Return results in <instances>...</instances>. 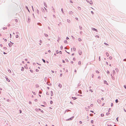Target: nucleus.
<instances>
[{"label": "nucleus", "mask_w": 126, "mask_h": 126, "mask_svg": "<svg viewBox=\"0 0 126 126\" xmlns=\"http://www.w3.org/2000/svg\"><path fill=\"white\" fill-rule=\"evenodd\" d=\"M37 24L38 25H39L40 26H41L42 25V24H41L40 23H37Z\"/></svg>", "instance_id": "dca6fc26"}, {"label": "nucleus", "mask_w": 126, "mask_h": 126, "mask_svg": "<svg viewBox=\"0 0 126 126\" xmlns=\"http://www.w3.org/2000/svg\"><path fill=\"white\" fill-rule=\"evenodd\" d=\"M110 114V113L109 112H108L106 113V115H108Z\"/></svg>", "instance_id": "ea45409f"}, {"label": "nucleus", "mask_w": 126, "mask_h": 126, "mask_svg": "<svg viewBox=\"0 0 126 126\" xmlns=\"http://www.w3.org/2000/svg\"><path fill=\"white\" fill-rule=\"evenodd\" d=\"M60 48L61 49H62L63 48V47L62 46H61L60 47Z\"/></svg>", "instance_id": "69168bd1"}, {"label": "nucleus", "mask_w": 126, "mask_h": 126, "mask_svg": "<svg viewBox=\"0 0 126 126\" xmlns=\"http://www.w3.org/2000/svg\"><path fill=\"white\" fill-rule=\"evenodd\" d=\"M36 72H38L39 71V70L37 69H36Z\"/></svg>", "instance_id": "338daca9"}, {"label": "nucleus", "mask_w": 126, "mask_h": 126, "mask_svg": "<svg viewBox=\"0 0 126 126\" xmlns=\"http://www.w3.org/2000/svg\"><path fill=\"white\" fill-rule=\"evenodd\" d=\"M67 21L69 23L70 22V20H69L68 19H67Z\"/></svg>", "instance_id": "6ab92c4d"}, {"label": "nucleus", "mask_w": 126, "mask_h": 126, "mask_svg": "<svg viewBox=\"0 0 126 126\" xmlns=\"http://www.w3.org/2000/svg\"><path fill=\"white\" fill-rule=\"evenodd\" d=\"M42 11H44V10L43 8H42Z\"/></svg>", "instance_id": "bf43d9fd"}, {"label": "nucleus", "mask_w": 126, "mask_h": 126, "mask_svg": "<svg viewBox=\"0 0 126 126\" xmlns=\"http://www.w3.org/2000/svg\"><path fill=\"white\" fill-rule=\"evenodd\" d=\"M65 60L66 61V62H68V60L67 59H65Z\"/></svg>", "instance_id": "a18cd8bd"}, {"label": "nucleus", "mask_w": 126, "mask_h": 126, "mask_svg": "<svg viewBox=\"0 0 126 126\" xmlns=\"http://www.w3.org/2000/svg\"><path fill=\"white\" fill-rule=\"evenodd\" d=\"M109 58L110 59V60H111L112 59V57L111 56H110L109 57Z\"/></svg>", "instance_id": "a19ab883"}, {"label": "nucleus", "mask_w": 126, "mask_h": 126, "mask_svg": "<svg viewBox=\"0 0 126 126\" xmlns=\"http://www.w3.org/2000/svg\"><path fill=\"white\" fill-rule=\"evenodd\" d=\"M28 20L29 22H30L31 20L29 16H28Z\"/></svg>", "instance_id": "6e6552de"}, {"label": "nucleus", "mask_w": 126, "mask_h": 126, "mask_svg": "<svg viewBox=\"0 0 126 126\" xmlns=\"http://www.w3.org/2000/svg\"><path fill=\"white\" fill-rule=\"evenodd\" d=\"M11 71L10 70H8V72L11 73Z\"/></svg>", "instance_id": "680f3d73"}, {"label": "nucleus", "mask_w": 126, "mask_h": 126, "mask_svg": "<svg viewBox=\"0 0 126 126\" xmlns=\"http://www.w3.org/2000/svg\"><path fill=\"white\" fill-rule=\"evenodd\" d=\"M79 55H81L82 54V52L81 50H79Z\"/></svg>", "instance_id": "f03ea898"}, {"label": "nucleus", "mask_w": 126, "mask_h": 126, "mask_svg": "<svg viewBox=\"0 0 126 126\" xmlns=\"http://www.w3.org/2000/svg\"><path fill=\"white\" fill-rule=\"evenodd\" d=\"M42 60L43 61V62L44 63H46V61L45 60H44V59H42Z\"/></svg>", "instance_id": "b1692460"}, {"label": "nucleus", "mask_w": 126, "mask_h": 126, "mask_svg": "<svg viewBox=\"0 0 126 126\" xmlns=\"http://www.w3.org/2000/svg\"><path fill=\"white\" fill-rule=\"evenodd\" d=\"M79 29H80V30H82V27L80 26H79Z\"/></svg>", "instance_id": "5701e85b"}, {"label": "nucleus", "mask_w": 126, "mask_h": 126, "mask_svg": "<svg viewBox=\"0 0 126 126\" xmlns=\"http://www.w3.org/2000/svg\"><path fill=\"white\" fill-rule=\"evenodd\" d=\"M61 11H62V13H63L64 14V11H63V9L62 8L61 9Z\"/></svg>", "instance_id": "a211bd4d"}, {"label": "nucleus", "mask_w": 126, "mask_h": 126, "mask_svg": "<svg viewBox=\"0 0 126 126\" xmlns=\"http://www.w3.org/2000/svg\"><path fill=\"white\" fill-rule=\"evenodd\" d=\"M3 48L4 49H7V47H4V48Z\"/></svg>", "instance_id": "8fccbe9b"}, {"label": "nucleus", "mask_w": 126, "mask_h": 126, "mask_svg": "<svg viewBox=\"0 0 126 126\" xmlns=\"http://www.w3.org/2000/svg\"><path fill=\"white\" fill-rule=\"evenodd\" d=\"M50 103L51 104H52L53 103V101H50Z\"/></svg>", "instance_id": "c9c22d12"}, {"label": "nucleus", "mask_w": 126, "mask_h": 126, "mask_svg": "<svg viewBox=\"0 0 126 126\" xmlns=\"http://www.w3.org/2000/svg\"><path fill=\"white\" fill-rule=\"evenodd\" d=\"M113 74H114L115 73V71L114 70H113Z\"/></svg>", "instance_id": "58836bf2"}, {"label": "nucleus", "mask_w": 126, "mask_h": 126, "mask_svg": "<svg viewBox=\"0 0 126 126\" xmlns=\"http://www.w3.org/2000/svg\"><path fill=\"white\" fill-rule=\"evenodd\" d=\"M51 95L52 96L53 94V92L52 91H51Z\"/></svg>", "instance_id": "4be33fe9"}, {"label": "nucleus", "mask_w": 126, "mask_h": 126, "mask_svg": "<svg viewBox=\"0 0 126 126\" xmlns=\"http://www.w3.org/2000/svg\"><path fill=\"white\" fill-rule=\"evenodd\" d=\"M107 82V81H106V80H105L104 82V83L105 84V83H106L108 85V83H106Z\"/></svg>", "instance_id": "f3484780"}, {"label": "nucleus", "mask_w": 126, "mask_h": 126, "mask_svg": "<svg viewBox=\"0 0 126 126\" xmlns=\"http://www.w3.org/2000/svg\"><path fill=\"white\" fill-rule=\"evenodd\" d=\"M71 111L69 110H68V109H67V110H65V112H64V113H65L66 112H68V111Z\"/></svg>", "instance_id": "20e7f679"}, {"label": "nucleus", "mask_w": 126, "mask_h": 126, "mask_svg": "<svg viewBox=\"0 0 126 126\" xmlns=\"http://www.w3.org/2000/svg\"><path fill=\"white\" fill-rule=\"evenodd\" d=\"M89 91H90L91 92H93V90H91V89H90V90Z\"/></svg>", "instance_id": "3c124183"}, {"label": "nucleus", "mask_w": 126, "mask_h": 126, "mask_svg": "<svg viewBox=\"0 0 126 126\" xmlns=\"http://www.w3.org/2000/svg\"><path fill=\"white\" fill-rule=\"evenodd\" d=\"M19 34V32H16V34L17 35H18Z\"/></svg>", "instance_id": "4d7b16f0"}, {"label": "nucleus", "mask_w": 126, "mask_h": 126, "mask_svg": "<svg viewBox=\"0 0 126 126\" xmlns=\"http://www.w3.org/2000/svg\"><path fill=\"white\" fill-rule=\"evenodd\" d=\"M59 53H60V54H62V51H59Z\"/></svg>", "instance_id": "0e129e2a"}, {"label": "nucleus", "mask_w": 126, "mask_h": 126, "mask_svg": "<svg viewBox=\"0 0 126 126\" xmlns=\"http://www.w3.org/2000/svg\"><path fill=\"white\" fill-rule=\"evenodd\" d=\"M124 87L126 89V85H124Z\"/></svg>", "instance_id": "052dcab7"}, {"label": "nucleus", "mask_w": 126, "mask_h": 126, "mask_svg": "<svg viewBox=\"0 0 126 126\" xmlns=\"http://www.w3.org/2000/svg\"><path fill=\"white\" fill-rule=\"evenodd\" d=\"M78 9H79V10H80L81 9V8H80V7H78Z\"/></svg>", "instance_id": "473e14b6"}, {"label": "nucleus", "mask_w": 126, "mask_h": 126, "mask_svg": "<svg viewBox=\"0 0 126 126\" xmlns=\"http://www.w3.org/2000/svg\"><path fill=\"white\" fill-rule=\"evenodd\" d=\"M60 39H61V38L60 37H59V38H58V40L57 41H58L59 40H60Z\"/></svg>", "instance_id": "49530a36"}, {"label": "nucleus", "mask_w": 126, "mask_h": 126, "mask_svg": "<svg viewBox=\"0 0 126 126\" xmlns=\"http://www.w3.org/2000/svg\"><path fill=\"white\" fill-rule=\"evenodd\" d=\"M101 117H103L104 116V114H101Z\"/></svg>", "instance_id": "e433bc0d"}, {"label": "nucleus", "mask_w": 126, "mask_h": 126, "mask_svg": "<svg viewBox=\"0 0 126 126\" xmlns=\"http://www.w3.org/2000/svg\"><path fill=\"white\" fill-rule=\"evenodd\" d=\"M78 93L80 94H82V92L81 90H79L78 91Z\"/></svg>", "instance_id": "1a4fd4ad"}, {"label": "nucleus", "mask_w": 126, "mask_h": 126, "mask_svg": "<svg viewBox=\"0 0 126 126\" xmlns=\"http://www.w3.org/2000/svg\"><path fill=\"white\" fill-rule=\"evenodd\" d=\"M24 68L23 67H22L21 70L22 71H23L24 70Z\"/></svg>", "instance_id": "aec40b11"}, {"label": "nucleus", "mask_w": 126, "mask_h": 126, "mask_svg": "<svg viewBox=\"0 0 126 126\" xmlns=\"http://www.w3.org/2000/svg\"><path fill=\"white\" fill-rule=\"evenodd\" d=\"M74 117V116H73L72 117H71V118H70L68 119H67V120H66V121H68V120H72L73 118Z\"/></svg>", "instance_id": "f257e3e1"}, {"label": "nucleus", "mask_w": 126, "mask_h": 126, "mask_svg": "<svg viewBox=\"0 0 126 126\" xmlns=\"http://www.w3.org/2000/svg\"><path fill=\"white\" fill-rule=\"evenodd\" d=\"M99 60L100 61V56H99Z\"/></svg>", "instance_id": "603ef678"}, {"label": "nucleus", "mask_w": 126, "mask_h": 126, "mask_svg": "<svg viewBox=\"0 0 126 126\" xmlns=\"http://www.w3.org/2000/svg\"><path fill=\"white\" fill-rule=\"evenodd\" d=\"M39 93L40 94H41L42 93V92L41 91H39Z\"/></svg>", "instance_id": "c03bdc74"}, {"label": "nucleus", "mask_w": 126, "mask_h": 126, "mask_svg": "<svg viewBox=\"0 0 126 126\" xmlns=\"http://www.w3.org/2000/svg\"><path fill=\"white\" fill-rule=\"evenodd\" d=\"M36 88H38L39 87V86L38 84H36Z\"/></svg>", "instance_id": "cd10ccee"}, {"label": "nucleus", "mask_w": 126, "mask_h": 126, "mask_svg": "<svg viewBox=\"0 0 126 126\" xmlns=\"http://www.w3.org/2000/svg\"><path fill=\"white\" fill-rule=\"evenodd\" d=\"M44 4L45 6L47 7V6L46 3L45 2H44Z\"/></svg>", "instance_id": "4468645a"}, {"label": "nucleus", "mask_w": 126, "mask_h": 126, "mask_svg": "<svg viewBox=\"0 0 126 126\" xmlns=\"http://www.w3.org/2000/svg\"><path fill=\"white\" fill-rule=\"evenodd\" d=\"M92 29L93 31H95L96 32H97V30L96 29H95L94 28H92Z\"/></svg>", "instance_id": "7ed1b4c3"}, {"label": "nucleus", "mask_w": 126, "mask_h": 126, "mask_svg": "<svg viewBox=\"0 0 126 126\" xmlns=\"http://www.w3.org/2000/svg\"><path fill=\"white\" fill-rule=\"evenodd\" d=\"M15 21L16 22H17L18 21V20L17 19H15Z\"/></svg>", "instance_id": "bb28decb"}, {"label": "nucleus", "mask_w": 126, "mask_h": 126, "mask_svg": "<svg viewBox=\"0 0 126 126\" xmlns=\"http://www.w3.org/2000/svg\"><path fill=\"white\" fill-rule=\"evenodd\" d=\"M16 38H18V35H17L16 36Z\"/></svg>", "instance_id": "13d9d810"}, {"label": "nucleus", "mask_w": 126, "mask_h": 126, "mask_svg": "<svg viewBox=\"0 0 126 126\" xmlns=\"http://www.w3.org/2000/svg\"><path fill=\"white\" fill-rule=\"evenodd\" d=\"M37 12L38 14H39V11L38 10V9L37 10Z\"/></svg>", "instance_id": "c85d7f7f"}, {"label": "nucleus", "mask_w": 126, "mask_h": 126, "mask_svg": "<svg viewBox=\"0 0 126 126\" xmlns=\"http://www.w3.org/2000/svg\"><path fill=\"white\" fill-rule=\"evenodd\" d=\"M89 3L90 4H93V2L91 0L89 2Z\"/></svg>", "instance_id": "9d476101"}, {"label": "nucleus", "mask_w": 126, "mask_h": 126, "mask_svg": "<svg viewBox=\"0 0 126 126\" xmlns=\"http://www.w3.org/2000/svg\"><path fill=\"white\" fill-rule=\"evenodd\" d=\"M115 70L117 72L118 71V69L117 68H116Z\"/></svg>", "instance_id": "c756f323"}, {"label": "nucleus", "mask_w": 126, "mask_h": 126, "mask_svg": "<svg viewBox=\"0 0 126 126\" xmlns=\"http://www.w3.org/2000/svg\"><path fill=\"white\" fill-rule=\"evenodd\" d=\"M94 121L93 120H92L91 121V123L93 124V123Z\"/></svg>", "instance_id": "09e8293b"}, {"label": "nucleus", "mask_w": 126, "mask_h": 126, "mask_svg": "<svg viewBox=\"0 0 126 126\" xmlns=\"http://www.w3.org/2000/svg\"><path fill=\"white\" fill-rule=\"evenodd\" d=\"M107 73L108 74H110V72H109V71L108 70L107 71Z\"/></svg>", "instance_id": "6e6d98bb"}, {"label": "nucleus", "mask_w": 126, "mask_h": 126, "mask_svg": "<svg viewBox=\"0 0 126 126\" xmlns=\"http://www.w3.org/2000/svg\"><path fill=\"white\" fill-rule=\"evenodd\" d=\"M116 120L118 121V117L117 118H116Z\"/></svg>", "instance_id": "79ce46f5"}, {"label": "nucleus", "mask_w": 126, "mask_h": 126, "mask_svg": "<svg viewBox=\"0 0 126 126\" xmlns=\"http://www.w3.org/2000/svg\"><path fill=\"white\" fill-rule=\"evenodd\" d=\"M8 46L10 47H11V46H12V45H11V44L10 43H8Z\"/></svg>", "instance_id": "9b49d317"}, {"label": "nucleus", "mask_w": 126, "mask_h": 126, "mask_svg": "<svg viewBox=\"0 0 126 126\" xmlns=\"http://www.w3.org/2000/svg\"><path fill=\"white\" fill-rule=\"evenodd\" d=\"M123 61H126V59H124Z\"/></svg>", "instance_id": "774afa93"}, {"label": "nucleus", "mask_w": 126, "mask_h": 126, "mask_svg": "<svg viewBox=\"0 0 126 126\" xmlns=\"http://www.w3.org/2000/svg\"><path fill=\"white\" fill-rule=\"evenodd\" d=\"M81 62L80 61H79L78 62V64L79 65L80 64H81Z\"/></svg>", "instance_id": "de8ad7c7"}, {"label": "nucleus", "mask_w": 126, "mask_h": 126, "mask_svg": "<svg viewBox=\"0 0 126 126\" xmlns=\"http://www.w3.org/2000/svg\"><path fill=\"white\" fill-rule=\"evenodd\" d=\"M104 44L105 45H107V46H108V45H109L108 44H107V43H104Z\"/></svg>", "instance_id": "2f4dec72"}, {"label": "nucleus", "mask_w": 126, "mask_h": 126, "mask_svg": "<svg viewBox=\"0 0 126 126\" xmlns=\"http://www.w3.org/2000/svg\"><path fill=\"white\" fill-rule=\"evenodd\" d=\"M44 35H45V36L46 37H47L48 36V35L47 34H46L45 33H44Z\"/></svg>", "instance_id": "2eb2a0df"}, {"label": "nucleus", "mask_w": 126, "mask_h": 126, "mask_svg": "<svg viewBox=\"0 0 126 126\" xmlns=\"http://www.w3.org/2000/svg\"><path fill=\"white\" fill-rule=\"evenodd\" d=\"M93 106V104H91V105H90V106L91 107H92Z\"/></svg>", "instance_id": "864d4df0"}, {"label": "nucleus", "mask_w": 126, "mask_h": 126, "mask_svg": "<svg viewBox=\"0 0 126 126\" xmlns=\"http://www.w3.org/2000/svg\"><path fill=\"white\" fill-rule=\"evenodd\" d=\"M97 102L99 103H100L101 102V101L100 100L98 99L97 100Z\"/></svg>", "instance_id": "423d86ee"}, {"label": "nucleus", "mask_w": 126, "mask_h": 126, "mask_svg": "<svg viewBox=\"0 0 126 126\" xmlns=\"http://www.w3.org/2000/svg\"><path fill=\"white\" fill-rule=\"evenodd\" d=\"M69 39V38L68 37H66V39L67 40H68V39Z\"/></svg>", "instance_id": "5fc2aeb1"}, {"label": "nucleus", "mask_w": 126, "mask_h": 126, "mask_svg": "<svg viewBox=\"0 0 126 126\" xmlns=\"http://www.w3.org/2000/svg\"><path fill=\"white\" fill-rule=\"evenodd\" d=\"M64 43H67V40H65L64 41Z\"/></svg>", "instance_id": "393cba45"}, {"label": "nucleus", "mask_w": 126, "mask_h": 126, "mask_svg": "<svg viewBox=\"0 0 126 126\" xmlns=\"http://www.w3.org/2000/svg\"><path fill=\"white\" fill-rule=\"evenodd\" d=\"M59 87L60 88H61L62 87V86L60 84H59Z\"/></svg>", "instance_id": "412c9836"}, {"label": "nucleus", "mask_w": 126, "mask_h": 126, "mask_svg": "<svg viewBox=\"0 0 126 126\" xmlns=\"http://www.w3.org/2000/svg\"><path fill=\"white\" fill-rule=\"evenodd\" d=\"M56 54H58L59 53V51H58V50H57L56 51Z\"/></svg>", "instance_id": "7c9ffc66"}, {"label": "nucleus", "mask_w": 126, "mask_h": 126, "mask_svg": "<svg viewBox=\"0 0 126 126\" xmlns=\"http://www.w3.org/2000/svg\"><path fill=\"white\" fill-rule=\"evenodd\" d=\"M72 98H73L74 100H75L77 99V98L76 97H72Z\"/></svg>", "instance_id": "f8f14e48"}, {"label": "nucleus", "mask_w": 126, "mask_h": 126, "mask_svg": "<svg viewBox=\"0 0 126 126\" xmlns=\"http://www.w3.org/2000/svg\"><path fill=\"white\" fill-rule=\"evenodd\" d=\"M115 102L116 103H117L118 102V99H116L115 100Z\"/></svg>", "instance_id": "ddd939ff"}, {"label": "nucleus", "mask_w": 126, "mask_h": 126, "mask_svg": "<svg viewBox=\"0 0 126 126\" xmlns=\"http://www.w3.org/2000/svg\"><path fill=\"white\" fill-rule=\"evenodd\" d=\"M113 106V104L112 103H111V107Z\"/></svg>", "instance_id": "37998d69"}, {"label": "nucleus", "mask_w": 126, "mask_h": 126, "mask_svg": "<svg viewBox=\"0 0 126 126\" xmlns=\"http://www.w3.org/2000/svg\"><path fill=\"white\" fill-rule=\"evenodd\" d=\"M106 55L108 57L109 56V54L108 53V52H106Z\"/></svg>", "instance_id": "a878e982"}, {"label": "nucleus", "mask_w": 126, "mask_h": 126, "mask_svg": "<svg viewBox=\"0 0 126 126\" xmlns=\"http://www.w3.org/2000/svg\"><path fill=\"white\" fill-rule=\"evenodd\" d=\"M95 71L96 73H99V72L98 71V70H96Z\"/></svg>", "instance_id": "f704fd0d"}, {"label": "nucleus", "mask_w": 126, "mask_h": 126, "mask_svg": "<svg viewBox=\"0 0 126 126\" xmlns=\"http://www.w3.org/2000/svg\"><path fill=\"white\" fill-rule=\"evenodd\" d=\"M78 40L79 41H80L81 40V39L80 38H79L78 39Z\"/></svg>", "instance_id": "4c0bfd02"}, {"label": "nucleus", "mask_w": 126, "mask_h": 126, "mask_svg": "<svg viewBox=\"0 0 126 126\" xmlns=\"http://www.w3.org/2000/svg\"><path fill=\"white\" fill-rule=\"evenodd\" d=\"M30 70L32 73L33 72V71L32 70Z\"/></svg>", "instance_id": "e2e57ef3"}, {"label": "nucleus", "mask_w": 126, "mask_h": 126, "mask_svg": "<svg viewBox=\"0 0 126 126\" xmlns=\"http://www.w3.org/2000/svg\"><path fill=\"white\" fill-rule=\"evenodd\" d=\"M73 50L74 51H75L76 50V48H73Z\"/></svg>", "instance_id": "72a5a7b5"}, {"label": "nucleus", "mask_w": 126, "mask_h": 126, "mask_svg": "<svg viewBox=\"0 0 126 126\" xmlns=\"http://www.w3.org/2000/svg\"><path fill=\"white\" fill-rule=\"evenodd\" d=\"M26 9H27V10H28V11L29 12H30V10H29L28 8V7L27 6H26Z\"/></svg>", "instance_id": "0eeeda50"}, {"label": "nucleus", "mask_w": 126, "mask_h": 126, "mask_svg": "<svg viewBox=\"0 0 126 126\" xmlns=\"http://www.w3.org/2000/svg\"><path fill=\"white\" fill-rule=\"evenodd\" d=\"M69 13L70 14L72 15L74 13L72 12V11H70L69 12Z\"/></svg>", "instance_id": "39448f33"}]
</instances>
